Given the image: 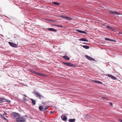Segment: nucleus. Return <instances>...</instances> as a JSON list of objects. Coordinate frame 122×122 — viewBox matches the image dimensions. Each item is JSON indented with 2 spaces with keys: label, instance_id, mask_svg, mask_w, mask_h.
I'll use <instances>...</instances> for the list:
<instances>
[{
  "label": "nucleus",
  "instance_id": "f257e3e1",
  "mask_svg": "<svg viewBox=\"0 0 122 122\" xmlns=\"http://www.w3.org/2000/svg\"><path fill=\"white\" fill-rule=\"evenodd\" d=\"M28 116L27 115L21 116L20 114L18 118L16 121L17 122H24L26 121L25 117H27Z\"/></svg>",
  "mask_w": 122,
  "mask_h": 122
},
{
  "label": "nucleus",
  "instance_id": "9b49d317",
  "mask_svg": "<svg viewBox=\"0 0 122 122\" xmlns=\"http://www.w3.org/2000/svg\"><path fill=\"white\" fill-rule=\"evenodd\" d=\"M76 31L80 33H82L85 34H86L87 33V32H86L79 30H76Z\"/></svg>",
  "mask_w": 122,
  "mask_h": 122
},
{
  "label": "nucleus",
  "instance_id": "20e7f679",
  "mask_svg": "<svg viewBox=\"0 0 122 122\" xmlns=\"http://www.w3.org/2000/svg\"><path fill=\"white\" fill-rule=\"evenodd\" d=\"M109 13L111 14H114L116 15H121V14L117 11H109Z\"/></svg>",
  "mask_w": 122,
  "mask_h": 122
},
{
  "label": "nucleus",
  "instance_id": "6ab92c4d",
  "mask_svg": "<svg viewBox=\"0 0 122 122\" xmlns=\"http://www.w3.org/2000/svg\"><path fill=\"white\" fill-rule=\"evenodd\" d=\"M1 115V117L3 119H4V120H5L7 122H8L7 119L6 118H5L4 116L2 115Z\"/></svg>",
  "mask_w": 122,
  "mask_h": 122
},
{
  "label": "nucleus",
  "instance_id": "412c9836",
  "mask_svg": "<svg viewBox=\"0 0 122 122\" xmlns=\"http://www.w3.org/2000/svg\"><path fill=\"white\" fill-rule=\"evenodd\" d=\"M65 18L69 20H72V19L71 17H69L66 16Z\"/></svg>",
  "mask_w": 122,
  "mask_h": 122
},
{
  "label": "nucleus",
  "instance_id": "a211bd4d",
  "mask_svg": "<svg viewBox=\"0 0 122 122\" xmlns=\"http://www.w3.org/2000/svg\"><path fill=\"white\" fill-rule=\"evenodd\" d=\"M47 30H50L52 31H56V30H55V29L52 28H48L47 29Z\"/></svg>",
  "mask_w": 122,
  "mask_h": 122
},
{
  "label": "nucleus",
  "instance_id": "f704fd0d",
  "mask_svg": "<svg viewBox=\"0 0 122 122\" xmlns=\"http://www.w3.org/2000/svg\"><path fill=\"white\" fill-rule=\"evenodd\" d=\"M118 120L119 121L121 122H122V120L120 119H119Z\"/></svg>",
  "mask_w": 122,
  "mask_h": 122
},
{
  "label": "nucleus",
  "instance_id": "f8f14e48",
  "mask_svg": "<svg viewBox=\"0 0 122 122\" xmlns=\"http://www.w3.org/2000/svg\"><path fill=\"white\" fill-rule=\"evenodd\" d=\"M79 40L80 41H84L86 42H88V40L87 39L84 38H81L79 39Z\"/></svg>",
  "mask_w": 122,
  "mask_h": 122
},
{
  "label": "nucleus",
  "instance_id": "423d86ee",
  "mask_svg": "<svg viewBox=\"0 0 122 122\" xmlns=\"http://www.w3.org/2000/svg\"><path fill=\"white\" fill-rule=\"evenodd\" d=\"M8 43L9 45L12 47H17V45L15 43L10 42H9Z\"/></svg>",
  "mask_w": 122,
  "mask_h": 122
},
{
  "label": "nucleus",
  "instance_id": "c85d7f7f",
  "mask_svg": "<svg viewBox=\"0 0 122 122\" xmlns=\"http://www.w3.org/2000/svg\"><path fill=\"white\" fill-rule=\"evenodd\" d=\"M24 97L23 98V99L25 101H26V96L25 95H24Z\"/></svg>",
  "mask_w": 122,
  "mask_h": 122
},
{
  "label": "nucleus",
  "instance_id": "7c9ffc66",
  "mask_svg": "<svg viewBox=\"0 0 122 122\" xmlns=\"http://www.w3.org/2000/svg\"><path fill=\"white\" fill-rule=\"evenodd\" d=\"M6 102H7L10 103V101L9 100H7L6 99Z\"/></svg>",
  "mask_w": 122,
  "mask_h": 122
},
{
  "label": "nucleus",
  "instance_id": "c756f323",
  "mask_svg": "<svg viewBox=\"0 0 122 122\" xmlns=\"http://www.w3.org/2000/svg\"><path fill=\"white\" fill-rule=\"evenodd\" d=\"M39 73H40L39 72L36 71L35 74L39 76Z\"/></svg>",
  "mask_w": 122,
  "mask_h": 122
},
{
  "label": "nucleus",
  "instance_id": "58836bf2",
  "mask_svg": "<svg viewBox=\"0 0 122 122\" xmlns=\"http://www.w3.org/2000/svg\"><path fill=\"white\" fill-rule=\"evenodd\" d=\"M50 112L51 113H53V112H52V111H51Z\"/></svg>",
  "mask_w": 122,
  "mask_h": 122
},
{
  "label": "nucleus",
  "instance_id": "ddd939ff",
  "mask_svg": "<svg viewBox=\"0 0 122 122\" xmlns=\"http://www.w3.org/2000/svg\"><path fill=\"white\" fill-rule=\"evenodd\" d=\"M93 82L94 83H98L99 84H102V82L95 80H93Z\"/></svg>",
  "mask_w": 122,
  "mask_h": 122
},
{
  "label": "nucleus",
  "instance_id": "b1692460",
  "mask_svg": "<svg viewBox=\"0 0 122 122\" xmlns=\"http://www.w3.org/2000/svg\"><path fill=\"white\" fill-rule=\"evenodd\" d=\"M29 71L30 72L32 73H34V74H35V71L33 70H31V69H29Z\"/></svg>",
  "mask_w": 122,
  "mask_h": 122
},
{
  "label": "nucleus",
  "instance_id": "e433bc0d",
  "mask_svg": "<svg viewBox=\"0 0 122 122\" xmlns=\"http://www.w3.org/2000/svg\"><path fill=\"white\" fill-rule=\"evenodd\" d=\"M110 105L111 106H112V103H110Z\"/></svg>",
  "mask_w": 122,
  "mask_h": 122
},
{
  "label": "nucleus",
  "instance_id": "dca6fc26",
  "mask_svg": "<svg viewBox=\"0 0 122 122\" xmlns=\"http://www.w3.org/2000/svg\"><path fill=\"white\" fill-rule=\"evenodd\" d=\"M44 20H46L48 21H50V22H55V20H51L50 19H44Z\"/></svg>",
  "mask_w": 122,
  "mask_h": 122
},
{
  "label": "nucleus",
  "instance_id": "393cba45",
  "mask_svg": "<svg viewBox=\"0 0 122 122\" xmlns=\"http://www.w3.org/2000/svg\"><path fill=\"white\" fill-rule=\"evenodd\" d=\"M39 76H42L43 77H45V75L43 74H42L41 73H39Z\"/></svg>",
  "mask_w": 122,
  "mask_h": 122
},
{
  "label": "nucleus",
  "instance_id": "ea45409f",
  "mask_svg": "<svg viewBox=\"0 0 122 122\" xmlns=\"http://www.w3.org/2000/svg\"><path fill=\"white\" fill-rule=\"evenodd\" d=\"M0 36H2V37H3V35H0Z\"/></svg>",
  "mask_w": 122,
  "mask_h": 122
},
{
  "label": "nucleus",
  "instance_id": "473e14b6",
  "mask_svg": "<svg viewBox=\"0 0 122 122\" xmlns=\"http://www.w3.org/2000/svg\"><path fill=\"white\" fill-rule=\"evenodd\" d=\"M56 26L58 27H63V26L62 25H57Z\"/></svg>",
  "mask_w": 122,
  "mask_h": 122
},
{
  "label": "nucleus",
  "instance_id": "f03ea898",
  "mask_svg": "<svg viewBox=\"0 0 122 122\" xmlns=\"http://www.w3.org/2000/svg\"><path fill=\"white\" fill-rule=\"evenodd\" d=\"M20 114L16 112H13L11 114V117L14 120L16 121Z\"/></svg>",
  "mask_w": 122,
  "mask_h": 122
},
{
  "label": "nucleus",
  "instance_id": "c9c22d12",
  "mask_svg": "<svg viewBox=\"0 0 122 122\" xmlns=\"http://www.w3.org/2000/svg\"><path fill=\"white\" fill-rule=\"evenodd\" d=\"M102 98H103V99H107V98H105V97H102Z\"/></svg>",
  "mask_w": 122,
  "mask_h": 122
},
{
  "label": "nucleus",
  "instance_id": "4c0bfd02",
  "mask_svg": "<svg viewBox=\"0 0 122 122\" xmlns=\"http://www.w3.org/2000/svg\"><path fill=\"white\" fill-rule=\"evenodd\" d=\"M87 117L88 118H90V116H87Z\"/></svg>",
  "mask_w": 122,
  "mask_h": 122
},
{
  "label": "nucleus",
  "instance_id": "9d476101",
  "mask_svg": "<svg viewBox=\"0 0 122 122\" xmlns=\"http://www.w3.org/2000/svg\"><path fill=\"white\" fill-rule=\"evenodd\" d=\"M106 76H108L109 77L111 78V79H114L116 80V78L112 76V75L109 74V75H106Z\"/></svg>",
  "mask_w": 122,
  "mask_h": 122
},
{
  "label": "nucleus",
  "instance_id": "1a4fd4ad",
  "mask_svg": "<svg viewBox=\"0 0 122 122\" xmlns=\"http://www.w3.org/2000/svg\"><path fill=\"white\" fill-rule=\"evenodd\" d=\"M106 27L107 29L108 30H111L113 31H115V29L113 27H112L110 26H107Z\"/></svg>",
  "mask_w": 122,
  "mask_h": 122
},
{
  "label": "nucleus",
  "instance_id": "6e6552de",
  "mask_svg": "<svg viewBox=\"0 0 122 122\" xmlns=\"http://www.w3.org/2000/svg\"><path fill=\"white\" fill-rule=\"evenodd\" d=\"M64 114L62 115L61 116V118L64 121H66V120L67 119V117L65 116H64Z\"/></svg>",
  "mask_w": 122,
  "mask_h": 122
},
{
  "label": "nucleus",
  "instance_id": "72a5a7b5",
  "mask_svg": "<svg viewBox=\"0 0 122 122\" xmlns=\"http://www.w3.org/2000/svg\"><path fill=\"white\" fill-rule=\"evenodd\" d=\"M111 41H113V42H116V41L115 40H112V39H111Z\"/></svg>",
  "mask_w": 122,
  "mask_h": 122
},
{
  "label": "nucleus",
  "instance_id": "2eb2a0df",
  "mask_svg": "<svg viewBox=\"0 0 122 122\" xmlns=\"http://www.w3.org/2000/svg\"><path fill=\"white\" fill-rule=\"evenodd\" d=\"M6 99L4 98H0V103L6 102Z\"/></svg>",
  "mask_w": 122,
  "mask_h": 122
},
{
  "label": "nucleus",
  "instance_id": "bb28decb",
  "mask_svg": "<svg viewBox=\"0 0 122 122\" xmlns=\"http://www.w3.org/2000/svg\"><path fill=\"white\" fill-rule=\"evenodd\" d=\"M105 39L106 40L110 41H111V39L106 38H105Z\"/></svg>",
  "mask_w": 122,
  "mask_h": 122
},
{
  "label": "nucleus",
  "instance_id": "cd10ccee",
  "mask_svg": "<svg viewBox=\"0 0 122 122\" xmlns=\"http://www.w3.org/2000/svg\"><path fill=\"white\" fill-rule=\"evenodd\" d=\"M53 3L57 5H60V4L59 3H57L56 2H54Z\"/></svg>",
  "mask_w": 122,
  "mask_h": 122
},
{
  "label": "nucleus",
  "instance_id": "4468645a",
  "mask_svg": "<svg viewBox=\"0 0 122 122\" xmlns=\"http://www.w3.org/2000/svg\"><path fill=\"white\" fill-rule=\"evenodd\" d=\"M63 58L67 60H69L70 59V58L67 56H63Z\"/></svg>",
  "mask_w": 122,
  "mask_h": 122
},
{
  "label": "nucleus",
  "instance_id": "4be33fe9",
  "mask_svg": "<svg viewBox=\"0 0 122 122\" xmlns=\"http://www.w3.org/2000/svg\"><path fill=\"white\" fill-rule=\"evenodd\" d=\"M83 47L86 49H88L89 48V46L87 45H83Z\"/></svg>",
  "mask_w": 122,
  "mask_h": 122
},
{
  "label": "nucleus",
  "instance_id": "f3484780",
  "mask_svg": "<svg viewBox=\"0 0 122 122\" xmlns=\"http://www.w3.org/2000/svg\"><path fill=\"white\" fill-rule=\"evenodd\" d=\"M43 106H40L39 107V109L41 111H43Z\"/></svg>",
  "mask_w": 122,
  "mask_h": 122
},
{
  "label": "nucleus",
  "instance_id": "aec40b11",
  "mask_svg": "<svg viewBox=\"0 0 122 122\" xmlns=\"http://www.w3.org/2000/svg\"><path fill=\"white\" fill-rule=\"evenodd\" d=\"M68 121L70 122H74L75 121V119H70Z\"/></svg>",
  "mask_w": 122,
  "mask_h": 122
},
{
  "label": "nucleus",
  "instance_id": "0eeeda50",
  "mask_svg": "<svg viewBox=\"0 0 122 122\" xmlns=\"http://www.w3.org/2000/svg\"><path fill=\"white\" fill-rule=\"evenodd\" d=\"M63 63L68 66H72L73 65V64L70 62H63Z\"/></svg>",
  "mask_w": 122,
  "mask_h": 122
},
{
  "label": "nucleus",
  "instance_id": "a878e982",
  "mask_svg": "<svg viewBox=\"0 0 122 122\" xmlns=\"http://www.w3.org/2000/svg\"><path fill=\"white\" fill-rule=\"evenodd\" d=\"M49 106H46L45 107V109L44 110V111H45V110H46L47 109H48L49 108Z\"/></svg>",
  "mask_w": 122,
  "mask_h": 122
},
{
  "label": "nucleus",
  "instance_id": "7ed1b4c3",
  "mask_svg": "<svg viewBox=\"0 0 122 122\" xmlns=\"http://www.w3.org/2000/svg\"><path fill=\"white\" fill-rule=\"evenodd\" d=\"M33 93L36 95V97L40 99H41V97H43V96L42 95L37 92L36 91H34Z\"/></svg>",
  "mask_w": 122,
  "mask_h": 122
},
{
  "label": "nucleus",
  "instance_id": "2f4dec72",
  "mask_svg": "<svg viewBox=\"0 0 122 122\" xmlns=\"http://www.w3.org/2000/svg\"><path fill=\"white\" fill-rule=\"evenodd\" d=\"M60 17L61 18H65L66 16H65V15H61V16Z\"/></svg>",
  "mask_w": 122,
  "mask_h": 122
},
{
  "label": "nucleus",
  "instance_id": "39448f33",
  "mask_svg": "<svg viewBox=\"0 0 122 122\" xmlns=\"http://www.w3.org/2000/svg\"><path fill=\"white\" fill-rule=\"evenodd\" d=\"M85 57L88 60L90 61H95V60L90 56H89L87 55H85Z\"/></svg>",
  "mask_w": 122,
  "mask_h": 122
},
{
  "label": "nucleus",
  "instance_id": "5701e85b",
  "mask_svg": "<svg viewBox=\"0 0 122 122\" xmlns=\"http://www.w3.org/2000/svg\"><path fill=\"white\" fill-rule=\"evenodd\" d=\"M31 101H32V103L34 105H35L36 104V102L35 101L33 100V99H30Z\"/></svg>",
  "mask_w": 122,
  "mask_h": 122
}]
</instances>
